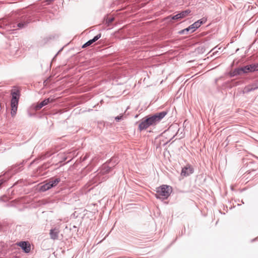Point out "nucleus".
I'll use <instances>...</instances> for the list:
<instances>
[{
    "label": "nucleus",
    "instance_id": "nucleus-1",
    "mask_svg": "<svg viewBox=\"0 0 258 258\" xmlns=\"http://www.w3.org/2000/svg\"><path fill=\"white\" fill-rule=\"evenodd\" d=\"M30 17L23 13L13 12L8 19L0 20V28L6 31H11L12 28L22 29L25 28L31 22Z\"/></svg>",
    "mask_w": 258,
    "mask_h": 258
},
{
    "label": "nucleus",
    "instance_id": "nucleus-2",
    "mask_svg": "<svg viewBox=\"0 0 258 258\" xmlns=\"http://www.w3.org/2000/svg\"><path fill=\"white\" fill-rule=\"evenodd\" d=\"M23 165L24 162L14 165L4 173V175L5 176L4 178H1L0 176V186L13 175L21 171L23 169Z\"/></svg>",
    "mask_w": 258,
    "mask_h": 258
},
{
    "label": "nucleus",
    "instance_id": "nucleus-3",
    "mask_svg": "<svg viewBox=\"0 0 258 258\" xmlns=\"http://www.w3.org/2000/svg\"><path fill=\"white\" fill-rule=\"evenodd\" d=\"M11 94L12 96L11 100V114L12 117H14L17 113L19 100L20 97V91L19 90L12 91Z\"/></svg>",
    "mask_w": 258,
    "mask_h": 258
},
{
    "label": "nucleus",
    "instance_id": "nucleus-4",
    "mask_svg": "<svg viewBox=\"0 0 258 258\" xmlns=\"http://www.w3.org/2000/svg\"><path fill=\"white\" fill-rule=\"evenodd\" d=\"M156 194L155 197L157 199L165 200L168 198L170 196L172 188L171 186L167 185H163L156 188Z\"/></svg>",
    "mask_w": 258,
    "mask_h": 258
},
{
    "label": "nucleus",
    "instance_id": "nucleus-5",
    "mask_svg": "<svg viewBox=\"0 0 258 258\" xmlns=\"http://www.w3.org/2000/svg\"><path fill=\"white\" fill-rule=\"evenodd\" d=\"M110 170L111 168L109 167L107 164H103L98 170V173L95 177L94 182L97 181L101 182L105 180V177H103V176L108 173Z\"/></svg>",
    "mask_w": 258,
    "mask_h": 258
},
{
    "label": "nucleus",
    "instance_id": "nucleus-6",
    "mask_svg": "<svg viewBox=\"0 0 258 258\" xmlns=\"http://www.w3.org/2000/svg\"><path fill=\"white\" fill-rule=\"evenodd\" d=\"M167 114L166 112L162 111L159 113H157L154 115L147 118L150 125H155L158 123Z\"/></svg>",
    "mask_w": 258,
    "mask_h": 258
},
{
    "label": "nucleus",
    "instance_id": "nucleus-7",
    "mask_svg": "<svg viewBox=\"0 0 258 258\" xmlns=\"http://www.w3.org/2000/svg\"><path fill=\"white\" fill-rule=\"evenodd\" d=\"M258 70V64H252L241 68L237 70V73L239 75Z\"/></svg>",
    "mask_w": 258,
    "mask_h": 258
},
{
    "label": "nucleus",
    "instance_id": "nucleus-8",
    "mask_svg": "<svg viewBox=\"0 0 258 258\" xmlns=\"http://www.w3.org/2000/svg\"><path fill=\"white\" fill-rule=\"evenodd\" d=\"M190 12L191 11L189 10H186L185 11H182L181 12L173 16H168L166 19L167 20L171 19L178 21L187 16L190 13Z\"/></svg>",
    "mask_w": 258,
    "mask_h": 258
},
{
    "label": "nucleus",
    "instance_id": "nucleus-9",
    "mask_svg": "<svg viewBox=\"0 0 258 258\" xmlns=\"http://www.w3.org/2000/svg\"><path fill=\"white\" fill-rule=\"evenodd\" d=\"M53 101H54V99L50 97L45 99L43 100H42L41 102L38 103L35 106L34 109L36 111L39 110L41 108H42L43 106L47 105L49 103L52 102Z\"/></svg>",
    "mask_w": 258,
    "mask_h": 258
},
{
    "label": "nucleus",
    "instance_id": "nucleus-10",
    "mask_svg": "<svg viewBox=\"0 0 258 258\" xmlns=\"http://www.w3.org/2000/svg\"><path fill=\"white\" fill-rule=\"evenodd\" d=\"M17 245L19 246L21 249L25 253H29L31 249L30 243L27 241H22L17 243Z\"/></svg>",
    "mask_w": 258,
    "mask_h": 258
},
{
    "label": "nucleus",
    "instance_id": "nucleus-11",
    "mask_svg": "<svg viewBox=\"0 0 258 258\" xmlns=\"http://www.w3.org/2000/svg\"><path fill=\"white\" fill-rule=\"evenodd\" d=\"M194 172L193 168L189 165H187L182 168L181 175L184 176H187L192 174Z\"/></svg>",
    "mask_w": 258,
    "mask_h": 258
},
{
    "label": "nucleus",
    "instance_id": "nucleus-12",
    "mask_svg": "<svg viewBox=\"0 0 258 258\" xmlns=\"http://www.w3.org/2000/svg\"><path fill=\"white\" fill-rule=\"evenodd\" d=\"M258 89V80L254 82L253 83L245 87V91L246 92H250Z\"/></svg>",
    "mask_w": 258,
    "mask_h": 258
},
{
    "label": "nucleus",
    "instance_id": "nucleus-13",
    "mask_svg": "<svg viewBox=\"0 0 258 258\" xmlns=\"http://www.w3.org/2000/svg\"><path fill=\"white\" fill-rule=\"evenodd\" d=\"M149 126H150V124H149V122L146 118L144 120L142 121L139 125V128L140 130L142 131L148 128Z\"/></svg>",
    "mask_w": 258,
    "mask_h": 258
},
{
    "label": "nucleus",
    "instance_id": "nucleus-14",
    "mask_svg": "<svg viewBox=\"0 0 258 258\" xmlns=\"http://www.w3.org/2000/svg\"><path fill=\"white\" fill-rule=\"evenodd\" d=\"M58 231L56 228L51 229L50 230V236L51 239H56L58 237Z\"/></svg>",
    "mask_w": 258,
    "mask_h": 258
},
{
    "label": "nucleus",
    "instance_id": "nucleus-15",
    "mask_svg": "<svg viewBox=\"0 0 258 258\" xmlns=\"http://www.w3.org/2000/svg\"><path fill=\"white\" fill-rule=\"evenodd\" d=\"M60 181V179L59 178H51L49 181L48 182L50 185H51V187H53L55 186Z\"/></svg>",
    "mask_w": 258,
    "mask_h": 258
},
{
    "label": "nucleus",
    "instance_id": "nucleus-16",
    "mask_svg": "<svg viewBox=\"0 0 258 258\" xmlns=\"http://www.w3.org/2000/svg\"><path fill=\"white\" fill-rule=\"evenodd\" d=\"M195 31L196 29L194 28V26H192V25H191L187 28L180 31L179 33L181 34H183L186 33L188 31H190V32L191 33L194 32Z\"/></svg>",
    "mask_w": 258,
    "mask_h": 258
},
{
    "label": "nucleus",
    "instance_id": "nucleus-17",
    "mask_svg": "<svg viewBox=\"0 0 258 258\" xmlns=\"http://www.w3.org/2000/svg\"><path fill=\"white\" fill-rule=\"evenodd\" d=\"M51 185H50L49 182H47L42 185L40 186L39 187V191L41 192H44L46 191L49 189L51 188Z\"/></svg>",
    "mask_w": 258,
    "mask_h": 258
},
{
    "label": "nucleus",
    "instance_id": "nucleus-18",
    "mask_svg": "<svg viewBox=\"0 0 258 258\" xmlns=\"http://www.w3.org/2000/svg\"><path fill=\"white\" fill-rule=\"evenodd\" d=\"M48 167H49V166H48V164L45 163L43 165H42V166H39L38 168L37 172H38L39 174H41V171L43 169H45L47 168ZM42 174H43V173H42Z\"/></svg>",
    "mask_w": 258,
    "mask_h": 258
},
{
    "label": "nucleus",
    "instance_id": "nucleus-19",
    "mask_svg": "<svg viewBox=\"0 0 258 258\" xmlns=\"http://www.w3.org/2000/svg\"><path fill=\"white\" fill-rule=\"evenodd\" d=\"M203 23V22L201 20H198L197 22H195L192 24V26H194V28L196 30L198 28H199L201 25Z\"/></svg>",
    "mask_w": 258,
    "mask_h": 258
},
{
    "label": "nucleus",
    "instance_id": "nucleus-20",
    "mask_svg": "<svg viewBox=\"0 0 258 258\" xmlns=\"http://www.w3.org/2000/svg\"><path fill=\"white\" fill-rule=\"evenodd\" d=\"M50 156V154L49 153H45L44 154H42L40 157V159L41 160H44L47 158H48Z\"/></svg>",
    "mask_w": 258,
    "mask_h": 258
},
{
    "label": "nucleus",
    "instance_id": "nucleus-21",
    "mask_svg": "<svg viewBox=\"0 0 258 258\" xmlns=\"http://www.w3.org/2000/svg\"><path fill=\"white\" fill-rule=\"evenodd\" d=\"M93 43H94V42H93L92 40L91 39L90 40H89L88 41H87L86 43H85L82 46L83 48H85L87 46H88L90 45H91Z\"/></svg>",
    "mask_w": 258,
    "mask_h": 258
},
{
    "label": "nucleus",
    "instance_id": "nucleus-22",
    "mask_svg": "<svg viewBox=\"0 0 258 258\" xmlns=\"http://www.w3.org/2000/svg\"><path fill=\"white\" fill-rule=\"evenodd\" d=\"M101 34L100 33L97 34L93 39H92L93 42H95V41H96L97 40H98L101 37Z\"/></svg>",
    "mask_w": 258,
    "mask_h": 258
},
{
    "label": "nucleus",
    "instance_id": "nucleus-23",
    "mask_svg": "<svg viewBox=\"0 0 258 258\" xmlns=\"http://www.w3.org/2000/svg\"><path fill=\"white\" fill-rule=\"evenodd\" d=\"M170 133V128H169L168 130L165 131L162 133V136L166 137L168 136Z\"/></svg>",
    "mask_w": 258,
    "mask_h": 258
},
{
    "label": "nucleus",
    "instance_id": "nucleus-24",
    "mask_svg": "<svg viewBox=\"0 0 258 258\" xmlns=\"http://www.w3.org/2000/svg\"><path fill=\"white\" fill-rule=\"evenodd\" d=\"M114 20V18H108L106 19V23L109 24L112 23Z\"/></svg>",
    "mask_w": 258,
    "mask_h": 258
},
{
    "label": "nucleus",
    "instance_id": "nucleus-25",
    "mask_svg": "<svg viewBox=\"0 0 258 258\" xmlns=\"http://www.w3.org/2000/svg\"><path fill=\"white\" fill-rule=\"evenodd\" d=\"M122 117H123V115H120V116H116L115 119V120L117 121H120V120H121L122 119Z\"/></svg>",
    "mask_w": 258,
    "mask_h": 258
},
{
    "label": "nucleus",
    "instance_id": "nucleus-26",
    "mask_svg": "<svg viewBox=\"0 0 258 258\" xmlns=\"http://www.w3.org/2000/svg\"><path fill=\"white\" fill-rule=\"evenodd\" d=\"M64 46H63V47H62V48H61V49H60L58 51V52L55 54V55L54 56V57L52 58V61H53V60H54V59H55V58L56 56L57 55V54H58V53L60 51H61V50L63 49V48H64Z\"/></svg>",
    "mask_w": 258,
    "mask_h": 258
},
{
    "label": "nucleus",
    "instance_id": "nucleus-27",
    "mask_svg": "<svg viewBox=\"0 0 258 258\" xmlns=\"http://www.w3.org/2000/svg\"><path fill=\"white\" fill-rule=\"evenodd\" d=\"M54 0H44V2H47V4H49Z\"/></svg>",
    "mask_w": 258,
    "mask_h": 258
},
{
    "label": "nucleus",
    "instance_id": "nucleus-28",
    "mask_svg": "<svg viewBox=\"0 0 258 258\" xmlns=\"http://www.w3.org/2000/svg\"><path fill=\"white\" fill-rule=\"evenodd\" d=\"M3 229V226L2 225H0V232L2 231Z\"/></svg>",
    "mask_w": 258,
    "mask_h": 258
},
{
    "label": "nucleus",
    "instance_id": "nucleus-29",
    "mask_svg": "<svg viewBox=\"0 0 258 258\" xmlns=\"http://www.w3.org/2000/svg\"><path fill=\"white\" fill-rule=\"evenodd\" d=\"M87 155H85V156L83 158V160H86V159H87Z\"/></svg>",
    "mask_w": 258,
    "mask_h": 258
},
{
    "label": "nucleus",
    "instance_id": "nucleus-30",
    "mask_svg": "<svg viewBox=\"0 0 258 258\" xmlns=\"http://www.w3.org/2000/svg\"><path fill=\"white\" fill-rule=\"evenodd\" d=\"M0 33H2V34H4V31L0 32Z\"/></svg>",
    "mask_w": 258,
    "mask_h": 258
},
{
    "label": "nucleus",
    "instance_id": "nucleus-31",
    "mask_svg": "<svg viewBox=\"0 0 258 258\" xmlns=\"http://www.w3.org/2000/svg\"><path fill=\"white\" fill-rule=\"evenodd\" d=\"M62 160H64V157H62Z\"/></svg>",
    "mask_w": 258,
    "mask_h": 258
},
{
    "label": "nucleus",
    "instance_id": "nucleus-32",
    "mask_svg": "<svg viewBox=\"0 0 258 258\" xmlns=\"http://www.w3.org/2000/svg\"><path fill=\"white\" fill-rule=\"evenodd\" d=\"M171 139H172V138L170 139L169 140V141H168L167 142V143L168 142H169V141H171Z\"/></svg>",
    "mask_w": 258,
    "mask_h": 258
}]
</instances>
